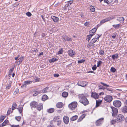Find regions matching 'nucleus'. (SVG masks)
Returning a JSON list of instances; mask_svg holds the SVG:
<instances>
[{
	"instance_id": "obj_1",
	"label": "nucleus",
	"mask_w": 127,
	"mask_h": 127,
	"mask_svg": "<svg viewBox=\"0 0 127 127\" xmlns=\"http://www.w3.org/2000/svg\"><path fill=\"white\" fill-rule=\"evenodd\" d=\"M79 102L84 106H86L89 103V102L86 97L83 94L78 95Z\"/></svg>"
},
{
	"instance_id": "obj_2",
	"label": "nucleus",
	"mask_w": 127,
	"mask_h": 127,
	"mask_svg": "<svg viewBox=\"0 0 127 127\" xmlns=\"http://www.w3.org/2000/svg\"><path fill=\"white\" fill-rule=\"evenodd\" d=\"M77 103L76 102H72L68 105V107L71 110H74L77 107Z\"/></svg>"
},
{
	"instance_id": "obj_3",
	"label": "nucleus",
	"mask_w": 127,
	"mask_h": 127,
	"mask_svg": "<svg viewBox=\"0 0 127 127\" xmlns=\"http://www.w3.org/2000/svg\"><path fill=\"white\" fill-rule=\"evenodd\" d=\"M113 105L116 107H119L121 106V102L120 100H115L113 102Z\"/></svg>"
},
{
	"instance_id": "obj_4",
	"label": "nucleus",
	"mask_w": 127,
	"mask_h": 127,
	"mask_svg": "<svg viewBox=\"0 0 127 127\" xmlns=\"http://www.w3.org/2000/svg\"><path fill=\"white\" fill-rule=\"evenodd\" d=\"M88 84V83L86 81H78L77 85L79 86L84 87Z\"/></svg>"
},
{
	"instance_id": "obj_5",
	"label": "nucleus",
	"mask_w": 127,
	"mask_h": 127,
	"mask_svg": "<svg viewBox=\"0 0 127 127\" xmlns=\"http://www.w3.org/2000/svg\"><path fill=\"white\" fill-rule=\"evenodd\" d=\"M116 120L120 122L124 120L125 118L124 116L122 114H119L116 116Z\"/></svg>"
},
{
	"instance_id": "obj_6",
	"label": "nucleus",
	"mask_w": 127,
	"mask_h": 127,
	"mask_svg": "<svg viewBox=\"0 0 127 127\" xmlns=\"http://www.w3.org/2000/svg\"><path fill=\"white\" fill-rule=\"evenodd\" d=\"M104 100L106 102H110L112 100L113 98L112 96L110 95H107L104 98Z\"/></svg>"
},
{
	"instance_id": "obj_7",
	"label": "nucleus",
	"mask_w": 127,
	"mask_h": 127,
	"mask_svg": "<svg viewBox=\"0 0 127 127\" xmlns=\"http://www.w3.org/2000/svg\"><path fill=\"white\" fill-rule=\"evenodd\" d=\"M111 109L113 112V113H112V115L113 116L115 117L118 113V109L113 106L111 107Z\"/></svg>"
},
{
	"instance_id": "obj_8",
	"label": "nucleus",
	"mask_w": 127,
	"mask_h": 127,
	"mask_svg": "<svg viewBox=\"0 0 127 127\" xmlns=\"http://www.w3.org/2000/svg\"><path fill=\"white\" fill-rule=\"evenodd\" d=\"M103 118H101L97 120L96 122V126H99L102 124L103 122Z\"/></svg>"
},
{
	"instance_id": "obj_9",
	"label": "nucleus",
	"mask_w": 127,
	"mask_h": 127,
	"mask_svg": "<svg viewBox=\"0 0 127 127\" xmlns=\"http://www.w3.org/2000/svg\"><path fill=\"white\" fill-rule=\"evenodd\" d=\"M97 40V39L96 38H94L91 41L89 44L88 45V47H90L94 43L96 42Z\"/></svg>"
},
{
	"instance_id": "obj_10",
	"label": "nucleus",
	"mask_w": 127,
	"mask_h": 127,
	"mask_svg": "<svg viewBox=\"0 0 127 127\" xmlns=\"http://www.w3.org/2000/svg\"><path fill=\"white\" fill-rule=\"evenodd\" d=\"M113 18L112 17H109L105 19L102 20L100 22V23L102 24L105 23V22L108 21L112 20Z\"/></svg>"
},
{
	"instance_id": "obj_11",
	"label": "nucleus",
	"mask_w": 127,
	"mask_h": 127,
	"mask_svg": "<svg viewBox=\"0 0 127 127\" xmlns=\"http://www.w3.org/2000/svg\"><path fill=\"white\" fill-rule=\"evenodd\" d=\"M63 120L64 123L66 124H68L69 121V118L68 117L64 116L63 119Z\"/></svg>"
},
{
	"instance_id": "obj_12",
	"label": "nucleus",
	"mask_w": 127,
	"mask_h": 127,
	"mask_svg": "<svg viewBox=\"0 0 127 127\" xmlns=\"http://www.w3.org/2000/svg\"><path fill=\"white\" fill-rule=\"evenodd\" d=\"M37 103L35 101H33L30 103V106H31V108H35L37 106Z\"/></svg>"
},
{
	"instance_id": "obj_13",
	"label": "nucleus",
	"mask_w": 127,
	"mask_h": 127,
	"mask_svg": "<svg viewBox=\"0 0 127 127\" xmlns=\"http://www.w3.org/2000/svg\"><path fill=\"white\" fill-rule=\"evenodd\" d=\"M36 107L37 110L39 111H40L43 109V104L41 103H39L38 104H37Z\"/></svg>"
},
{
	"instance_id": "obj_14",
	"label": "nucleus",
	"mask_w": 127,
	"mask_h": 127,
	"mask_svg": "<svg viewBox=\"0 0 127 127\" xmlns=\"http://www.w3.org/2000/svg\"><path fill=\"white\" fill-rule=\"evenodd\" d=\"M23 106V105H19V106L17 108V109L18 110L19 113L20 114H21L22 115V112Z\"/></svg>"
},
{
	"instance_id": "obj_15",
	"label": "nucleus",
	"mask_w": 127,
	"mask_h": 127,
	"mask_svg": "<svg viewBox=\"0 0 127 127\" xmlns=\"http://www.w3.org/2000/svg\"><path fill=\"white\" fill-rule=\"evenodd\" d=\"M63 40L64 41H71L72 39L71 38L67 36H65L64 37Z\"/></svg>"
},
{
	"instance_id": "obj_16",
	"label": "nucleus",
	"mask_w": 127,
	"mask_h": 127,
	"mask_svg": "<svg viewBox=\"0 0 127 127\" xmlns=\"http://www.w3.org/2000/svg\"><path fill=\"white\" fill-rule=\"evenodd\" d=\"M91 96L95 99L98 98V97L99 95L98 94L96 93H92Z\"/></svg>"
},
{
	"instance_id": "obj_17",
	"label": "nucleus",
	"mask_w": 127,
	"mask_h": 127,
	"mask_svg": "<svg viewBox=\"0 0 127 127\" xmlns=\"http://www.w3.org/2000/svg\"><path fill=\"white\" fill-rule=\"evenodd\" d=\"M24 56H21L18 59L19 60V61H16L15 62L17 63L18 64V65H20L21 64V63L22 62V61L24 59Z\"/></svg>"
},
{
	"instance_id": "obj_18",
	"label": "nucleus",
	"mask_w": 127,
	"mask_h": 127,
	"mask_svg": "<svg viewBox=\"0 0 127 127\" xmlns=\"http://www.w3.org/2000/svg\"><path fill=\"white\" fill-rule=\"evenodd\" d=\"M68 54L70 56L72 57L75 54V52H73L72 50L70 49L68 51Z\"/></svg>"
},
{
	"instance_id": "obj_19",
	"label": "nucleus",
	"mask_w": 127,
	"mask_h": 127,
	"mask_svg": "<svg viewBox=\"0 0 127 127\" xmlns=\"http://www.w3.org/2000/svg\"><path fill=\"white\" fill-rule=\"evenodd\" d=\"M51 18V19L55 22H58L59 20V19L58 17L53 16H52Z\"/></svg>"
},
{
	"instance_id": "obj_20",
	"label": "nucleus",
	"mask_w": 127,
	"mask_h": 127,
	"mask_svg": "<svg viewBox=\"0 0 127 127\" xmlns=\"http://www.w3.org/2000/svg\"><path fill=\"white\" fill-rule=\"evenodd\" d=\"M53 121L54 122H58L60 123V116H55L53 119Z\"/></svg>"
},
{
	"instance_id": "obj_21",
	"label": "nucleus",
	"mask_w": 127,
	"mask_h": 127,
	"mask_svg": "<svg viewBox=\"0 0 127 127\" xmlns=\"http://www.w3.org/2000/svg\"><path fill=\"white\" fill-rule=\"evenodd\" d=\"M49 87H47L42 90H40L41 93H45L47 92L49 89Z\"/></svg>"
},
{
	"instance_id": "obj_22",
	"label": "nucleus",
	"mask_w": 127,
	"mask_h": 127,
	"mask_svg": "<svg viewBox=\"0 0 127 127\" xmlns=\"http://www.w3.org/2000/svg\"><path fill=\"white\" fill-rule=\"evenodd\" d=\"M117 20L120 23H123L124 20V18L122 17H118Z\"/></svg>"
},
{
	"instance_id": "obj_23",
	"label": "nucleus",
	"mask_w": 127,
	"mask_h": 127,
	"mask_svg": "<svg viewBox=\"0 0 127 127\" xmlns=\"http://www.w3.org/2000/svg\"><path fill=\"white\" fill-rule=\"evenodd\" d=\"M122 112L124 113H127V106H125L121 108Z\"/></svg>"
},
{
	"instance_id": "obj_24",
	"label": "nucleus",
	"mask_w": 127,
	"mask_h": 127,
	"mask_svg": "<svg viewBox=\"0 0 127 127\" xmlns=\"http://www.w3.org/2000/svg\"><path fill=\"white\" fill-rule=\"evenodd\" d=\"M64 9L66 10L71 9V7H70V5H69V3H67L65 4L64 7Z\"/></svg>"
},
{
	"instance_id": "obj_25",
	"label": "nucleus",
	"mask_w": 127,
	"mask_h": 127,
	"mask_svg": "<svg viewBox=\"0 0 127 127\" xmlns=\"http://www.w3.org/2000/svg\"><path fill=\"white\" fill-rule=\"evenodd\" d=\"M96 29L95 28H94L92 30H91L89 32V33L90 34H91L93 35H94V33L96 32Z\"/></svg>"
},
{
	"instance_id": "obj_26",
	"label": "nucleus",
	"mask_w": 127,
	"mask_h": 127,
	"mask_svg": "<svg viewBox=\"0 0 127 127\" xmlns=\"http://www.w3.org/2000/svg\"><path fill=\"white\" fill-rule=\"evenodd\" d=\"M86 116V115L85 114L82 115L78 119L77 122H80Z\"/></svg>"
},
{
	"instance_id": "obj_27",
	"label": "nucleus",
	"mask_w": 127,
	"mask_h": 127,
	"mask_svg": "<svg viewBox=\"0 0 127 127\" xmlns=\"http://www.w3.org/2000/svg\"><path fill=\"white\" fill-rule=\"evenodd\" d=\"M57 107L59 108H61L63 106V104L62 102H59L57 104Z\"/></svg>"
},
{
	"instance_id": "obj_28",
	"label": "nucleus",
	"mask_w": 127,
	"mask_h": 127,
	"mask_svg": "<svg viewBox=\"0 0 127 127\" xmlns=\"http://www.w3.org/2000/svg\"><path fill=\"white\" fill-rule=\"evenodd\" d=\"M96 106L97 107L100 104L102 101V100L100 99H98L96 100Z\"/></svg>"
},
{
	"instance_id": "obj_29",
	"label": "nucleus",
	"mask_w": 127,
	"mask_h": 127,
	"mask_svg": "<svg viewBox=\"0 0 127 127\" xmlns=\"http://www.w3.org/2000/svg\"><path fill=\"white\" fill-rule=\"evenodd\" d=\"M17 104L15 103H13V104L12 107V110L15 109L17 107Z\"/></svg>"
},
{
	"instance_id": "obj_30",
	"label": "nucleus",
	"mask_w": 127,
	"mask_h": 127,
	"mask_svg": "<svg viewBox=\"0 0 127 127\" xmlns=\"http://www.w3.org/2000/svg\"><path fill=\"white\" fill-rule=\"evenodd\" d=\"M34 93L33 94V96H36L38 94H41V91L40 90L39 91H36L33 92Z\"/></svg>"
},
{
	"instance_id": "obj_31",
	"label": "nucleus",
	"mask_w": 127,
	"mask_h": 127,
	"mask_svg": "<svg viewBox=\"0 0 127 127\" xmlns=\"http://www.w3.org/2000/svg\"><path fill=\"white\" fill-rule=\"evenodd\" d=\"M68 95V93L65 92H63L62 94V96L64 97H66Z\"/></svg>"
},
{
	"instance_id": "obj_32",
	"label": "nucleus",
	"mask_w": 127,
	"mask_h": 127,
	"mask_svg": "<svg viewBox=\"0 0 127 127\" xmlns=\"http://www.w3.org/2000/svg\"><path fill=\"white\" fill-rule=\"evenodd\" d=\"M78 118V116L77 115H75L73 116L70 119L71 121H73L76 120Z\"/></svg>"
},
{
	"instance_id": "obj_33",
	"label": "nucleus",
	"mask_w": 127,
	"mask_h": 127,
	"mask_svg": "<svg viewBox=\"0 0 127 127\" xmlns=\"http://www.w3.org/2000/svg\"><path fill=\"white\" fill-rule=\"evenodd\" d=\"M57 59L53 58L51 59H50L49 61V62L50 63L52 62H53L56 61H57Z\"/></svg>"
},
{
	"instance_id": "obj_34",
	"label": "nucleus",
	"mask_w": 127,
	"mask_h": 127,
	"mask_svg": "<svg viewBox=\"0 0 127 127\" xmlns=\"http://www.w3.org/2000/svg\"><path fill=\"white\" fill-rule=\"evenodd\" d=\"M118 55L117 54H116L112 55V58L113 60H114L115 58H118Z\"/></svg>"
},
{
	"instance_id": "obj_35",
	"label": "nucleus",
	"mask_w": 127,
	"mask_h": 127,
	"mask_svg": "<svg viewBox=\"0 0 127 127\" xmlns=\"http://www.w3.org/2000/svg\"><path fill=\"white\" fill-rule=\"evenodd\" d=\"M54 108H51L47 110V112L49 113H52L54 111Z\"/></svg>"
},
{
	"instance_id": "obj_36",
	"label": "nucleus",
	"mask_w": 127,
	"mask_h": 127,
	"mask_svg": "<svg viewBox=\"0 0 127 127\" xmlns=\"http://www.w3.org/2000/svg\"><path fill=\"white\" fill-rule=\"evenodd\" d=\"M121 26L120 24L114 25H113V27L115 29H119Z\"/></svg>"
},
{
	"instance_id": "obj_37",
	"label": "nucleus",
	"mask_w": 127,
	"mask_h": 127,
	"mask_svg": "<svg viewBox=\"0 0 127 127\" xmlns=\"http://www.w3.org/2000/svg\"><path fill=\"white\" fill-rule=\"evenodd\" d=\"M89 35H88L87 36V38L86 39V40L88 41H89L91 38L93 36V35L90 34Z\"/></svg>"
},
{
	"instance_id": "obj_38",
	"label": "nucleus",
	"mask_w": 127,
	"mask_h": 127,
	"mask_svg": "<svg viewBox=\"0 0 127 127\" xmlns=\"http://www.w3.org/2000/svg\"><path fill=\"white\" fill-rule=\"evenodd\" d=\"M48 98V96L46 95H44L42 96V99L43 100H44Z\"/></svg>"
},
{
	"instance_id": "obj_39",
	"label": "nucleus",
	"mask_w": 127,
	"mask_h": 127,
	"mask_svg": "<svg viewBox=\"0 0 127 127\" xmlns=\"http://www.w3.org/2000/svg\"><path fill=\"white\" fill-rule=\"evenodd\" d=\"M32 81H27L24 82V83H25L27 85L31 84L32 83Z\"/></svg>"
},
{
	"instance_id": "obj_40",
	"label": "nucleus",
	"mask_w": 127,
	"mask_h": 127,
	"mask_svg": "<svg viewBox=\"0 0 127 127\" xmlns=\"http://www.w3.org/2000/svg\"><path fill=\"white\" fill-rule=\"evenodd\" d=\"M113 0H104V2L106 3L107 4H108L109 3H111L113 1Z\"/></svg>"
},
{
	"instance_id": "obj_41",
	"label": "nucleus",
	"mask_w": 127,
	"mask_h": 127,
	"mask_svg": "<svg viewBox=\"0 0 127 127\" xmlns=\"http://www.w3.org/2000/svg\"><path fill=\"white\" fill-rule=\"evenodd\" d=\"M63 51H64L63 48H62L58 52V54L59 55L62 54L63 52Z\"/></svg>"
},
{
	"instance_id": "obj_42",
	"label": "nucleus",
	"mask_w": 127,
	"mask_h": 127,
	"mask_svg": "<svg viewBox=\"0 0 127 127\" xmlns=\"http://www.w3.org/2000/svg\"><path fill=\"white\" fill-rule=\"evenodd\" d=\"M90 8L91 11L93 12L95 11V9L93 6L91 5L90 7Z\"/></svg>"
},
{
	"instance_id": "obj_43",
	"label": "nucleus",
	"mask_w": 127,
	"mask_h": 127,
	"mask_svg": "<svg viewBox=\"0 0 127 127\" xmlns=\"http://www.w3.org/2000/svg\"><path fill=\"white\" fill-rule=\"evenodd\" d=\"M98 89H99L104 90L105 89H106V88L105 87H103V86L99 85H98Z\"/></svg>"
},
{
	"instance_id": "obj_44",
	"label": "nucleus",
	"mask_w": 127,
	"mask_h": 127,
	"mask_svg": "<svg viewBox=\"0 0 127 127\" xmlns=\"http://www.w3.org/2000/svg\"><path fill=\"white\" fill-rule=\"evenodd\" d=\"M99 53L100 55L101 56H102L104 55V53L103 50H101L99 51Z\"/></svg>"
},
{
	"instance_id": "obj_45",
	"label": "nucleus",
	"mask_w": 127,
	"mask_h": 127,
	"mask_svg": "<svg viewBox=\"0 0 127 127\" xmlns=\"http://www.w3.org/2000/svg\"><path fill=\"white\" fill-rule=\"evenodd\" d=\"M14 69V68H12L10 69L9 71V74H8V76L10 75H11V74H12V72H13V70Z\"/></svg>"
},
{
	"instance_id": "obj_46",
	"label": "nucleus",
	"mask_w": 127,
	"mask_h": 127,
	"mask_svg": "<svg viewBox=\"0 0 127 127\" xmlns=\"http://www.w3.org/2000/svg\"><path fill=\"white\" fill-rule=\"evenodd\" d=\"M11 86V84L10 82H9V84L6 85V89H9L10 88Z\"/></svg>"
},
{
	"instance_id": "obj_47",
	"label": "nucleus",
	"mask_w": 127,
	"mask_h": 127,
	"mask_svg": "<svg viewBox=\"0 0 127 127\" xmlns=\"http://www.w3.org/2000/svg\"><path fill=\"white\" fill-rule=\"evenodd\" d=\"M116 69L115 68L113 67H112L111 68L110 71L111 72H114L116 71Z\"/></svg>"
},
{
	"instance_id": "obj_48",
	"label": "nucleus",
	"mask_w": 127,
	"mask_h": 127,
	"mask_svg": "<svg viewBox=\"0 0 127 127\" xmlns=\"http://www.w3.org/2000/svg\"><path fill=\"white\" fill-rule=\"evenodd\" d=\"M85 60L83 59H82L78 61V64L84 62Z\"/></svg>"
},
{
	"instance_id": "obj_49",
	"label": "nucleus",
	"mask_w": 127,
	"mask_h": 127,
	"mask_svg": "<svg viewBox=\"0 0 127 127\" xmlns=\"http://www.w3.org/2000/svg\"><path fill=\"white\" fill-rule=\"evenodd\" d=\"M5 117L4 116H1L0 118V123L5 118Z\"/></svg>"
},
{
	"instance_id": "obj_50",
	"label": "nucleus",
	"mask_w": 127,
	"mask_h": 127,
	"mask_svg": "<svg viewBox=\"0 0 127 127\" xmlns=\"http://www.w3.org/2000/svg\"><path fill=\"white\" fill-rule=\"evenodd\" d=\"M102 63V62L101 61H98V63H97V67H99Z\"/></svg>"
},
{
	"instance_id": "obj_51",
	"label": "nucleus",
	"mask_w": 127,
	"mask_h": 127,
	"mask_svg": "<svg viewBox=\"0 0 127 127\" xmlns=\"http://www.w3.org/2000/svg\"><path fill=\"white\" fill-rule=\"evenodd\" d=\"M100 83L101 84H102L104 86H106V87H109V85H108L107 84H106L104 83L103 82H101Z\"/></svg>"
},
{
	"instance_id": "obj_52",
	"label": "nucleus",
	"mask_w": 127,
	"mask_h": 127,
	"mask_svg": "<svg viewBox=\"0 0 127 127\" xmlns=\"http://www.w3.org/2000/svg\"><path fill=\"white\" fill-rule=\"evenodd\" d=\"M26 15L28 17H31L32 16V14L30 12H28L26 13Z\"/></svg>"
},
{
	"instance_id": "obj_53",
	"label": "nucleus",
	"mask_w": 127,
	"mask_h": 127,
	"mask_svg": "<svg viewBox=\"0 0 127 127\" xmlns=\"http://www.w3.org/2000/svg\"><path fill=\"white\" fill-rule=\"evenodd\" d=\"M26 85V84L25 83H24V84L22 85L21 87L23 88H26L27 87Z\"/></svg>"
},
{
	"instance_id": "obj_54",
	"label": "nucleus",
	"mask_w": 127,
	"mask_h": 127,
	"mask_svg": "<svg viewBox=\"0 0 127 127\" xmlns=\"http://www.w3.org/2000/svg\"><path fill=\"white\" fill-rule=\"evenodd\" d=\"M15 119L18 121H20L21 119V117L20 116L16 117Z\"/></svg>"
},
{
	"instance_id": "obj_55",
	"label": "nucleus",
	"mask_w": 127,
	"mask_h": 127,
	"mask_svg": "<svg viewBox=\"0 0 127 127\" xmlns=\"http://www.w3.org/2000/svg\"><path fill=\"white\" fill-rule=\"evenodd\" d=\"M34 79L35 80V82H37L39 81V78L36 77H34Z\"/></svg>"
},
{
	"instance_id": "obj_56",
	"label": "nucleus",
	"mask_w": 127,
	"mask_h": 127,
	"mask_svg": "<svg viewBox=\"0 0 127 127\" xmlns=\"http://www.w3.org/2000/svg\"><path fill=\"white\" fill-rule=\"evenodd\" d=\"M96 66L95 64L92 68V69L94 71L96 70Z\"/></svg>"
},
{
	"instance_id": "obj_57",
	"label": "nucleus",
	"mask_w": 127,
	"mask_h": 127,
	"mask_svg": "<svg viewBox=\"0 0 127 127\" xmlns=\"http://www.w3.org/2000/svg\"><path fill=\"white\" fill-rule=\"evenodd\" d=\"M89 22H87L85 23L84 25L85 26H88Z\"/></svg>"
},
{
	"instance_id": "obj_58",
	"label": "nucleus",
	"mask_w": 127,
	"mask_h": 127,
	"mask_svg": "<svg viewBox=\"0 0 127 127\" xmlns=\"http://www.w3.org/2000/svg\"><path fill=\"white\" fill-rule=\"evenodd\" d=\"M11 127H19V125H10Z\"/></svg>"
},
{
	"instance_id": "obj_59",
	"label": "nucleus",
	"mask_w": 127,
	"mask_h": 127,
	"mask_svg": "<svg viewBox=\"0 0 127 127\" xmlns=\"http://www.w3.org/2000/svg\"><path fill=\"white\" fill-rule=\"evenodd\" d=\"M73 0H70L68 2V3H69V5H70L73 3Z\"/></svg>"
},
{
	"instance_id": "obj_60",
	"label": "nucleus",
	"mask_w": 127,
	"mask_h": 127,
	"mask_svg": "<svg viewBox=\"0 0 127 127\" xmlns=\"http://www.w3.org/2000/svg\"><path fill=\"white\" fill-rule=\"evenodd\" d=\"M11 113V111L10 110H8L7 113V115H9Z\"/></svg>"
},
{
	"instance_id": "obj_61",
	"label": "nucleus",
	"mask_w": 127,
	"mask_h": 127,
	"mask_svg": "<svg viewBox=\"0 0 127 127\" xmlns=\"http://www.w3.org/2000/svg\"><path fill=\"white\" fill-rule=\"evenodd\" d=\"M59 75L58 74H56L54 75V76L55 77H58L59 76Z\"/></svg>"
},
{
	"instance_id": "obj_62",
	"label": "nucleus",
	"mask_w": 127,
	"mask_h": 127,
	"mask_svg": "<svg viewBox=\"0 0 127 127\" xmlns=\"http://www.w3.org/2000/svg\"><path fill=\"white\" fill-rule=\"evenodd\" d=\"M43 53L42 52L41 53H39L38 54V56H40L41 55H43Z\"/></svg>"
},
{
	"instance_id": "obj_63",
	"label": "nucleus",
	"mask_w": 127,
	"mask_h": 127,
	"mask_svg": "<svg viewBox=\"0 0 127 127\" xmlns=\"http://www.w3.org/2000/svg\"><path fill=\"white\" fill-rule=\"evenodd\" d=\"M41 17H42V19L44 21H45V18L44 17V16L43 15H41Z\"/></svg>"
},
{
	"instance_id": "obj_64",
	"label": "nucleus",
	"mask_w": 127,
	"mask_h": 127,
	"mask_svg": "<svg viewBox=\"0 0 127 127\" xmlns=\"http://www.w3.org/2000/svg\"><path fill=\"white\" fill-rule=\"evenodd\" d=\"M4 122L6 124L8 123L9 121L8 120H6Z\"/></svg>"
}]
</instances>
